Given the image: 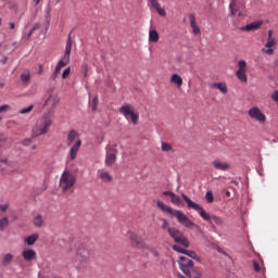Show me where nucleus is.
<instances>
[{"label":"nucleus","mask_w":278,"mask_h":278,"mask_svg":"<svg viewBox=\"0 0 278 278\" xmlns=\"http://www.w3.org/2000/svg\"><path fill=\"white\" fill-rule=\"evenodd\" d=\"M185 255L187 256H180L178 261V266L188 278H203V274L199 268L194 266V262L191 260H199V255H197V252L186 250ZM191 257V260H190Z\"/></svg>","instance_id":"f257e3e1"},{"label":"nucleus","mask_w":278,"mask_h":278,"mask_svg":"<svg viewBox=\"0 0 278 278\" xmlns=\"http://www.w3.org/2000/svg\"><path fill=\"white\" fill-rule=\"evenodd\" d=\"M58 105H60V98H58V96L55 94H50L45 102V108L48 111V115H43L41 124L39 125V128L36 131V136H45V134H49V127L53 125L51 114H53Z\"/></svg>","instance_id":"f03ea898"},{"label":"nucleus","mask_w":278,"mask_h":278,"mask_svg":"<svg viewBox=\"0 0 278 278\" xmlns=\"http://www.w3.org/2000/svg\"><path fill=\"white\" fill-rule=\"evenodd\" d=\"M157 207L162 211L165 212L166 214H170L176 220H178L179 225H182L187 229H192V227H197V224L194 222H191L186 214L179 210H175L168 205H166L162 201L156 202Z\"/></svg>","instance_id":"7ed1b4c3"},{"label":"nucleus","mask_w":278,"mask_h":278,"mask_svg":"<svg viewBox=\"0 0 278 278\" xmlns=\"http://www.w3.org/2000/svg\"><path fill=\"white\" fill-rule=\"evenodd\" d=\"M181 198L187 203V207L189 210H194V212H198V214L201 216L203 220H206V223H215V225H223V219L218 216H210L207 212H205L204 208H202L201 205L197 204V202H193L191 199L188 198L185 193L181 194Z\"/></svg>","instance_id":"20e7f679"},{"label":"nucleus","mask_w":278,"mask_h":278,"mask_svg":"<svg viewBox=\"0 0 278 278\" xmlns=\"http://www.w3.org/2000/svg\"><path fill=\"white\" fill-rule=\"evenodd\" d=\"M66 146L71 147L68 153L70 160H75L77 157V153H79V149H81V139H79V132H77V130L72 129L68 132Z\"/></svg>","instance_id":"39448f33"},{"label":"nucleus","mask_w":278,"mask_h":278,"mask_svg":"<svg viewBox=\"0 0 278 278\" xmlns=\"http://www.w3.org/2000/svg\"><path fill=\"white\" fill-rule=\"evenodd\" d=\"M77 270H88L90 268V250L81 244L76 251Z\"/></svg>","instance_id":"423d86ee"},{"label":"nucleus","mask_w":278,"mask_h":278,"mask_svg":"<svg viewBox=\"0 0 278 278\" xmlns=\"http://www.w3.org/2000/svg\"><path fill=\"white\" fill-rule=\"evenodd\" d=\"M77 178L71 172L65 170L61 175L59 188L62 192H73V187L75 186Z\"/></svg>","instance_id":"0eeeda50"},{"label":"nucleus","mask_w":278,"mask_h":278,"mask_svg":"<svg viewBox=\"0 0 278 278\" xmlns=\"http://www.w3.org/2000/svg\"><path fill=\"white\" fill-rule=\"evenodd\" d=\"M72 49H73V39L71 37H68V39L66 41V46H65L64 55L59 61L58 65L55 66L54 77L56 75H60L62 68H64V66L68 65V63L71 62V51H72Z\"/></svg>","instance_id":"6e6552de"},{"label":"nucleus","mask_w":278,"mask_h":278,"mask_svg":"<svg viewBox=\"0 0 278 278\" xmlns=\"http://www.w3.org/2000/svg\"><path fill=\"white\" fill-rule=\"evenodd\" d=\"M119 114H122L126 121H131L134 125H138V118L140 116L138 113L134 112V106L131 104H124L119 108Z\"/></svg>","instance_id":"1a4fd4ad"},{"label":"nucleus","mask_w":278,"mask_h":278,"mask_svg":"<svg viewBox=\"0 0 278 278\" xmlns=\"http://www.w3.org/2000/svg\"><path fill=\"white\" fill-rule=\"evenodd\" d=\"M168 233H169L170 238H173V240L175 242H177V244H181L186 249H188V247L190 245V243L188 242V239L186 237H184V233L181 231H179L178 229L168 228Z\"/></svg>","instance_id":"9d476101"},{"label":"nucleus","mask_w":278,"mask_h":278,"mask_svg":"<svg viewBox=\"0 0 278 278\" xmlns=\"http://www.w3.org/2000/svg\"><path fill=\"white\" fill-rule=\"evenodd\" d=\"M275 45H277V40L273 37V30H268V38L265 43V48L262 49L263 53H266V55H273V53H275V49L273 48Z\"/></svg>","instance_id":"9b49d317"},{"label":"nucleus","mask_w":278,"mask_h":278,"mask_svg":"<svg viewBox=\"0 0 278 278\" xmlns=\"http://www.w3.org/2000/svg\"><path fill=\"white\" fill-rule=\"evenodd\" d=\"M128 240L135 249H147L144 241L135 232H128Z\"/></svg>","instance_id":"f8f14e48"},{"label":"nucleus","mask_w":278,"mask_h":278,"mask_svg":"<svg viewBox=\"0 0 278 278\" xmlns=\"http://www.w3.org/2000/svg\"><path fill=\"white\" fill-rule=\"evenodd\" d=\"M238 71L236 73V76L239 80L242 81V84H247L248 81V77H247V61L244 60H240L238 62Z\"/></svg>","instance_id":"ddd939ff"},{"label":"nucleus","mask_w":278,"mask_h":278,"mask_svg":"<svg viewBox=\"0 0 278 278\" xmlns=\"http://www.w3.org/2000/svg\"><path fill=\"white\" fill-rule=\"evenodd\" d=\"M249 116L254 118V121H257L258 123H266V115L262 113V110L260 108L253 106L248 112Z\"/></svg>","instance_id":"4468645a"},{"label":"nucleus","mask_w":278,"mask_h":278,"mask_svg":"<svg viewBox=\"0 0 278 278\" xmlns=\"http://www.w3.org/2000/svg\"><path fill=\"white\" fill-rule=\"evenodd\" d=\"M188 16L193 36H201V27L197 24V15H194V13H190Z\"/></svg>","instance_id":"2eb2a0df"},{"label":"nucleus","mask_w":278,"mask_h":278,"mask_svg":"<svg viewBox=\"0 0 278 278\" xmlns=\"http://www.w3.org/2000/svg\"><path fill=\"white\" fill-rule=\"evenodd\" d=\"M116 149L110 147L106 148V157H105V165L106 166H112L114 162H116Z\"/></svg>","instance_id":"dca6fc26"},{"label":"nucleus","mask_w":278,"mask_h":278,"mask_svg":"<svg viewBox=\"0 0 278 278\" xmlns=\"http://www.w3.org/2000/svg\"><path fill=\"white\" fill-rule=\"evenodd\" d=\"M212 164L216 170H229V168H231L229 163L224 162L220 159L214 160Z\"/></svg>","instance_id":"f3484780"},{"label":"nucleus","mask_w":278,"mask_h":278,"mask_svg":"<svg viewBox=\"0 0 278 278\" xmlns=\"http://www.w3.org/2000/svg\"><path fill=\"white\" fill-rule=\"evenodd\" d=\"M149 3H150V8L152 10H155L159 15L166 16V11L162 9V5L157 0H149Z\"/></svg>","instance_id":"a211bd4d"},{"label":"nucleus","mask_w":278,"mask_h":278,"mask_svg":"<svg viewBox=\"0 0 278 278\" xmlns=\"http://www.w3.org/2000/svg\"><path fill=\"white\" fill-rule=\"evenodd\" d=\"M211 88H214L215 90H219L222 94H227L229 92V89L227 88V83L222 81V83H213L211 84Z\"/></svg>","instance_id":"6ab92c4d"},{"label":"nucleus","mask_w":278,"mask_h":278,"mask_svg":"<svg viewBox=\"0 0 278 278\" xmlns=\"http://www.w3.org/2000/svg\"><path fill=\"white\" fill-rule=\"evenodd\" d=\"M22 257H24L25 262H31V260L36 257V252L34 250L24 249Z\"/></svg>","instance_id":"aec40b11"},{"label":"nucleus","mask_w":278,"mask_h":278,"mask_svg":"<svg viewBox=\"0 0 278 278\" xmlns=\"http://www.w3.org/2000/svg\"><path fill=\"white\" fill-rule=\"evenodd\" d=\"M229 10H230L231 16H236L237 14L238 16H242L241 12L238 13V0H231L229 4Z\"/></svg>","instance_id":"412c9836"},{"label":"nucleus","mask_w":278,"mask_h":278,"mask_svg":"<svg viewBox=\"0 0 278 278\" xmlns=\"http://www.w3.org/2000/svg\"><path fill=\"white\" fill-rule=\"evenodd\" d=\"M262 27V22H253L241 28L243 31H255Z\"/></svg>","instance_id":"4be33fe9"},{"label":"nucleus","mask_w":278,"mask_h":278,"mask_svg":"<svg viewBox=\"0 0 278 278\" xmlns=\"http://www.w3.org/2000/svg\"><path fill=\"white\" fill-rule=\"evenodd\" d=\"M98 177L102 180V181H112V175H110L105 169H99L98 170Z\"/></svg>","instance_id":"5701e85b"},{"label":"nucleus","mask_w":278,"mask_h":278,"mask_svg":"<svg viewBox=\"0 0 278 278\" xmlns=\"http://www.w3.org/2000/svg\"><path fill=\"white\" fill-rule=\"evenodd\" d=\"M170 83L176 84L178 88H181V86L184 85V78H181V76H179L178 74H174L170 77Z\"/></svg>","instance_id":"b1692460"},{"label":"nucleus","mask_w":278,"mask_h":278,"mask_svg":"<svg viewBox=\"0 0 278 278\" xmlns=\"http://www.w3.org/2000/svg\"><path fill=\"white\" fill-rule=\"evenodd\" d=\"M160 40V34L157 30L152 29L149 31V41L150 42H157Z\"/></svg>","instance_id":"393cba45"},{"label":"nucleus","mask_w":278,"mask_h":278,"mask_svg":"<svg viewBox=\"0 0 278 278\" xmlns=\"http://www.w3.org/2000/svg\"><path fill=\"white\" fill-rule=\"evenodd\" d=\"M10 225V220L8 219V217H2L0 219V231H5V229H8Z\"/></svg>","instance_id":"a878e982"},{"label":"nucleus","mask_w":278,"mask_h":278,"mask_svg":"<svg viewBox=\"0 0 278 278\" xmlns=\"http://www.w3.org/2000/svg\"><path fill=\"white\" fill-rule=\"evenodd\" d=\"M12 260H14V256L12 254H5L2 258V265L10 266V264H12Z\"/></svg>","instance_id":"bb28decb"},{"label":"nucleus","mask_w":278,"mask_h":278,"mask_svg":"<svg viewBox=\"0 0 278 278\" xmlns=\"http://www.w3.org/2000/svg\"><path fill=\"white\" fill-rule=\"evenodd\" d=\"M172 203L173 205H181V198L177 194H172Z\"/></svg>","instance_id":"cd10ccee"},{"label":"nucleus","mask_w":278,"mask_h":278,"mask_svg":"<svg viewBox=\"0 0 278 278\" xmlns=\"http://www.w3.org/2000/svg\"><path fill=\"white\" fill-rule=\"evenodd\" d=\"M29 79H30V75H29L28 71L22 73L21 80L23 81V84H27V81H29Z\"/></svg>","instance_id":"c85d7f7f"},{"label":"nucleus","mask_w":278,"mask_h":278,"mask_svg":"<svg viewBox=\"0 0 278 278\" xmlns=\"http://www.w3.org/2000/svg\"><path fill=\"white\" fill-rule=\"evenodd\" d=\"M26 244H28V247H31V244L36 243V235H31L29 237H27L25 239Z\"/></svg>","instance_id":"c756f323"},{"label":"nucleus","mask_w":278,"mask_h":278,"mask_svg":"<svg viewBox=\"0 0 278 278\" xmlns=\"http://www.w3.org/2000/svg\"><path fill=\"white\" fill-rule=\"evenodd\" d=\"M161 151H164V152L173 151V147L170 146V143L162 142Z\"/></svg>","instance_id":"7c9ffc66"},{"label":"nucleus","mask_w":278,"mask_h":278,"mask_svg":"<svg viewBox=\"0 0 278 278\" xmlns=\"http://www.w3.org/2000/svg\"><path fill=\"white\" fill-rule=\"evenodd\" d=\"M205 199L207 203H214V193H212V191H207L205 194Z\"/></svg>","instance_id":"2f4dec72"},{"label":"nucleus","mask_w":278,"mask_h":278,"mask_svg":"<svg viewBox=\"0 0 278 278\" xmlns=\"http://www.w3.org/2000/svg\"><path fill=\"white\" fill-rule=\"evenodd\" d=\"M161 223H162V229H165L168 233V229H172L169 226H168V220H166V218H161Z\"/></svg>","instance_id":"473e14b6"},{"label":"nucleus","mask_w":278,"mask_h":278,"mask_svg":"<svg viewBox=\"0 0 278 278\" xmlns=\"http://www.w3.org/2000/svg\"><path fill=\"white\" fill-rule=\"evenodd\" d=\"M34 110V104H30L27 108H24L20 111V114H29V112H31Z\"/></svg>","instance_id":"72a5a7b5"},{"label":"nucleus","mask_w":278,"mask_h":278,"mask_svg":"<svg viewBox=\"0 0 278 278\" xmlns=\"http://www.w3.org/2000/svg\"><path fill=\"white\" fill-rule=\"evenodd\" d=\"M42 225H45V219L42 218V216L37 215V217H36V227H42Z\"/></svg>","instance_id":"f704fd0d"},{"label":"nucleus","mask_w":278,"mask_h":278,"mask_svg":"<svg viewBox=\"0 0 278 278\" xmlns=\"http://www.w3.org/2000/svg\"><path fill=\"white\" fill-rule=\"evenodd\" d=\"M4 164V166H8V159H0V169L3 173L5 170V168L1 165Z\"/></svg>","instance_id":"c9c22d12"},{"label":"nucleus","mask_w":278,"mask_h":278,"mask_svg":"<svg viewBox=\"0 0 278 278\" xmlns=\"http://www.w3.org/2000/svg\"><path fill=\"white\" fill-rule=\"evenodd\" d=\"M70 75H71V67H67L64 70L62 77H63V79H68Z\"/></svg>","instance_id":"e433bc0d"},{"label":"nucleus","mask_w":278,"mask_h":278,"mask_svg":"<svg viewBox=\"0 0 278 278\" xmlns=\"http://www.w3.org/2000/svg\"><path fill=\"white\" fill-rule=\"evenodd\" d=\"M173 249H174V251H176L177 253H182L184 255L186 254V249L180 248L179 245H174Z\"/></svg>","instance_id":"4c0bfd02"},{"label":"nucleus","mask_w":278,"mask_h":278,"mask_svg":"<svg viewBox=\"0 0 278 278\" xmlns=\"http://www.w3.org/2000/svg\"><path fill=\"white\" fill-rule=\"evenodd\" d=\"M253 268L255 273H260V270H262V267H260V263H257V261H253Z\"/></svg>","instance_id":"58836bf2"},{"label":"nucleus","mask_w":278,"mask_h":278,"mask_svg":"<svg viewBox=\"0 0 278 278\" xmlns=\"http://www.w3.org/2000/svg\"><path fill=\"white\" fill-rule=\"evenodd\" d=\"M216 251H217V253H220L222 255H225L226 257H229V254L225 250H223V248L217 247Z\"/></svg>","instance_id":"ea45409f"},{"label":"nucleus","mask_w":278,"mask_h":278,"mask_svg":"<svg viewBox=\"0 0 278 278\" xmlns=\"http://www.w3.org/2000/svg\"><path fill=\"white\" fill-rule=\"evenodd\" d=\"M8 207H10V203H4L0 205V212H8Z\"/></svg>","instance_id":"a19ab883"},{"label":"nucleus","mask_w":278,"mask_h":278,"mask_svg":"<svg viewBox=\"0 0 278 278\" xmlns=\"http://www.w3.org/2000/svg\"><path fill=\"white\" fill-rule=\"evenodd\" d=\"M10 110V106L8 104H3L0 106V114H3V112H8Z\"/></svg>","instance_id":"79ce46f5"},{"label":"nucleus","mask_w":278,"mask_h":278,"mask_svg":"<svg viewBox=\"0 0 278 278\" xmlns=\"http://www.w3.org/2000/svg\"><path fill=\"white\" fill-rule=\"evenodd\" d=\"M92 103H93L92 110H97V105L99 104V98L94 97Z\"/></svg>","instance_id":"37998d69"},{"label":"nucleus","mask_w":278,"mask_h":278,"mask_svg":"<svg viewBox=\"0 0 278 278\" xmlns=\"http://www.w3.org/2000/svg\"><path fill=\"white\" fill-rule=\"evenodd\" d=\"M271 99H273V101L278 102V90L275 91V92L271 94Z\"/></svg>","instance_id":"c03bdc74"},{"label":"nucleus","mask_w":278,"mask_h":278,"mask_svg":"<svg viewBox=\"0 0 278 278\" xmlns=\"http://www.w3.org/2000/svg\"><path fill=\"white\" fill-rule=\"evenodd\" d=\"M173 194H175V192H173V191H164L163 192V197H173Z\"/></svg>","instance_id":"a18cd8bd"},{"label":"nucleus","mask_w":278,"mask_h":278,"mask_svg":"<svg viewBox=\"0 0 278 278\" xmlns=\"http://www.w3.org/2000/svg\"><path fill=\"white\" fill-rule=\"evenodd\" d=\"M1 64H8V56H2Z\"/></svg>","instance_id":"49530a36"},{"label":"nucleus","mask_w":278,"mask_h":278,"mask_svg":"<svg viewBox=\"0 0 278 278\" xmlns=\"http://www.w3.org/2000/svg\"><path fill=\"white\" fill-rule=\"evenodd\" d=\"M7 138L5 137H3V135H0V142H7Z\"/></svg>","instance_id":"de8ad7c7"},{"label":"nucleus","mask_w":278,"mask_h":278,"mask_svg":"<svg viewBox=\"0 0 278 278\" xmlns=\"http://www.w3.org/2000/svg\"><path fill=\"white\" fill-rule=\"evenodd\" d=\"M43 71H45V70L42 68V65H40V66H39L38 74H39V75H42Z\"/></svg>","instance_id":"09e8293b"},{"label":"nucleus","mask_w":278,"mask_h":278,"mask_svg":"<svg viewBox=\"0 0 278 278\" xmlns=\"http://www.w3.org/2000/svg\"><path fill=\"white\" fill-rule=\"evenodd\" d=\"M177 278H186V276L181 275V273L176 274Z\"/></svg>","instance_id":"8fccbe9b"},{"label":"nucleus","mask_w":278,"mask_h":278,"mask_svg":"<svg viewBox=\"0 0 278 278\" xmlns=\"http://www.w3.org/2000/svg\"><path fill=\"white\" fill-rule=\"evenodd\" d=\"M152 253H153V255H154V257H157V251H155V250H152Z\"/></svg>","instance_id":"3c124183"},{"label":"nucleus","mask_w":278,"mask_h":278,"mask_svg":"<svg viewBox=\"0 0 278 278\" xmlns=\"http://www.w3.org/2000/svg\"><path fill=\"white\" fill-rule=\"evenodd\" d=\"M10 29H14V23H10Z\"/></svg>","instance_id":"603ef678"},{"label":"nucleus","mask_w":278,"mask_h":278,"mask_svg":"<svg viewBox=\"0 0 278 278\" xmlns=\"http://www.w3.org/2000/svg\"><path fill=\"white\" fill-rule=\"evenodd\" d=\"M226 197H231V192L230 191H226Z\"/></svg>","instance_id":"864d4df0"},{"label":"nucleus","mask_w":278,"mask_h":278,"mask_svg":"<svg viewBox=\"0 0 278 278\" xmlns=\"http://www.w3.org/2000/svg\"><path fill=\"white\" fill-rule=\"evenodd\" d=\"M25 144H29V140H26V141H25Z\"/></svg>","instance_id":"5fc2aeb1"},{"label":"nucleus","mask_w":278,"mask_h":278,"mask_svg":"<svg viewBox=\"0 0 278 278\" xmlns=\"http://www.w3.org/2000/svg\"><path fill=\"white\" fill-rule=\"evenodd\" d=\"M36 3H40V0H36Z\"/></svg>","instance_id":"6e6d98bb"},{"label":"nucleus","mask_w":278,"mask_h":278,"mask_svg":"<svg viewBox=\"0 0 278 278\" xmlns=\"http://www.w3.org/2000/svg\"><path fill=\"white\" fill-rule=\"evenodd\" d=\"M34 29H36V27H33V28H31V31H34Z\"/></svg>","instance_id":"4d7b16f0"},{"label":"nucleus","mask_w":278,"mask_h":278,"mask_svg":"<svg viewBox=\"0 0 278 278\" xmlns=\"http://www.w3.org/2000/svg\"><path fill=\"white\" fill-rule=\"evenodd\" d=\"M29 36H31V33H30V34H28V37H29Z\"/></svg>","instance_id":"13d9d810"},{"label":"nucleus","mask_w":278,"mask_h":278,"mask_svg":"<svg viewBox=\"0 0 278 278\" xmlns=\"http://www.w3.org/2000/svg\"><path fill=\"white\" fill-rule=\"evenodd\" d=\"M29 36H31V33H30V34H28V37H29Z\"/></svg>","instance_id":"bf43d9fd"},{"label":"nucleus","mask_w":278,"mask_h":278,"mask_svg":"<svg viewBox=\"0 0 278 278\" xmlns=\"http://www.w3.org/2000/svg\"><path fill=\"white\" fill-rule=\"evenodd\" d=\"M0 25H1V21H0Z\"/></svg>","instance_id":"052dcab7"},{"label":"nucleus","mask_w":278,"mask_h":278,"mask_svg":"<svg viewBox=\"0 0 278 278\" xmlns=\"http://www.w3.org/2000/svg\"><path fill=\"white\" fill-rule=\"evenodd\" d=\"M0 48H1V43H0Z\"/></svg>","instance_id":"680f3d73"},{"label":"nucleus","mask_w":278,"mask_h":278,"mask_svg":"<svg viewBox=\"0 0 278 278\" xmlns=\"http://www.w3.org/2000/svg\"><path fill=\"white\" fill-rule=\"evenodd\" d=\"M0 121H1V117H0Z\"/></svg>","instance_id":"e2e57ef3"}]
</instances>
